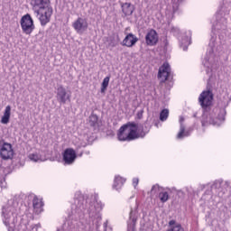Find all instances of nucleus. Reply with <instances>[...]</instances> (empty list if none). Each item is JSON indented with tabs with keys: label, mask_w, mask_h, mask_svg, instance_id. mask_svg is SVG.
Masks as SVG:
<instances>
[{
	"label": "nucleus",
	"mask_w": 231,
	"mask_h": 231,
	"mask_svg": "<svg viewBox=\"0 0 231 231\" xmlns=\"http://www.w3.org/2000/svg\"><path fill=\"white\" fill-rule=\"evenodd\" d=\"M135 208H138V204H135Z\"/></svg>",
	"instance_id": "45"
},
{
	"label": "nucleus",
	"mask_w": 231,
	"mask_h": 231,
	"mask_svg": "<svg viewBox=\"0 0 231 231\" xmlns=\"http://www.w3.org/2000/svg\"><path fill=\"white\" fill-rule=\"evenodd\" d=\"M137 42H138V37H136V35L130 32L125 37V39L121 42V45L126 46V48H133V46H134Z\"/></svg>",
	"instance_id": "15"
},
{
	"label": "nucleus",
	"mask_w": 231,
	"mask_h": 231,
	"mask_svg": "<svg viewBox=\"0 0 231 231\" xmlns=\"http://www.w3.org/2000/svg\"><path fill=\"white\" fill-rule=\"evenodd\" d=\"M171 32V33H180V28L172 27Z\"/></svg>",
	"instance_id": "35"
},
{
	"label": "nucleus",
	"mask_w": 231,
	"mask_h": 231,
	"mask_svg": "<svg viewBox=\"0 0 231 231\" xmlns=\"http://www.w3.org/2000/svg\"><path fill=\"white\" fill-rule=\"evenodd\" d=\"M57 231H73V226L68 228V226H66V224H63L61 228H58Z\"/></svg>",
	"instance_id": "29"
},
{
	"label": "nucleus",
	"mask_w": 231,
	"mask_h": 231,
	"mask_svg": "<svg viewBox=\"0 0 231 231\" xmlns=\"http://www.w3.org/2000/svg\"><path fill=\"white\" fill-rule=\"evenodd\" d=\"M137 118L138 120H142V118H143V109L137 112Z\"/></svg>",
	"instance_id": "33"
},
{
	"label": "nucleus",
	"mask_w": 231,
	"mask_h": 231,
	"mask_svg": "<svg viewBox=\"0 0 231 231\" xmlns=\"http://www.w3.org/2000/svg\"><path fill=\"white\" fill-rule=\"evenodd\" d=\"M20 24L23 33H25V35H32L33 30H35V23H33V18H32L30 14H26L22 16Z\"/></svg>",
	"instance_id": "5"
},
{
	"label": "nucleus",
	"mask_w": 231,
	"mask_h": 231,
	"mask_svg": "<svg viewBox=\"0 0 231 231\" xmlns=\"http://www.w3.org/2000/svg\"><path fill=\"white\" fill-rule=\"evenodd\" d=\"M162 190H165V188L161 187L159 184H155L152 187L150 193L152 196H154L155 194H158V192H162Z\"/></svg>",
	"instance_id": "26"
},
{
	"label": "nucleus",
	"mask_w": 231,
	"mask_h": 231,
	"mask_svg": "<svg viewBox=\"0 0 231 231\" xmlns=\"http://www.w3.org/2000/svg\"><path fill=\"white\" fill-rule=\"evenodd\" d=\"M180 48H182L183 51H187L189 50V46L184 45L183 43L180 44Z\"/></svg>",
	"instance_id": "36"
},
{
	"label": "nucleus",
	"mask_w": 231,
	"mask_h": 231,
	"mask_svg": "<svg viewBox=\"0 0 231 231\" xmlns=\"http://www.w3.org/2000/svg\"><path fill=\"white\" fill-rule=\"evenodd\" d=\"M32 207H33L34 214L39 216V214H42V212L44 210L42 208L44 207V202H42V200L39 199V198H37V196H34V198L32 199Z\"/></svg>",
	"instance_id": "18"
},
{
	"label": "nucleus",
	"mask_w": 231,
	"mask_h": 231,
	"mask_svg": "<svg viewBox=\"0 0 231 231\" xmlns=\"http://www.w3.org/2000/svg\"><path fill=\"white\" fill-rule=\"evenodd\" d=\"M77 160V152L73 148H67L63 152V162L66 165H71Z\"/></svg>",
	"instance_id": "12"
},
{
	"label": "nucleus",
	"mask_w": 231,
	"mask_h": 231,
	"mask_svg": "<svg viewBox=\"0 0 231 231\" xmlns=\"http://www.w3.org/2000/svg\"><path fill=\"white\" fill-rule=\"evenodd\" d=\"M88 20L82 17H78V19L72 23V27L77 33H84V32L88 30Z\"/></svg>",
	"instance_id": "11"
},
{
	"label": "nucleus",
	"mask_w": 231,
	"mask_h": 231,
	"mask_svg": "<svg viewBox=\"0 0 231 231\" xmlns=\"http://www.w3.org/2000/svg\"><path fill=\"white\" fill-rule=\"evenodd\" d=\"M88 124L90 127H94V129H97V127H100V125L98 124V116L92 113L88 117Z\"/></svg>",
	"instance_id": "22"
},
{
	"label": "nucleus",
	"mask_w": 231,
	"mask_h": 231,
	"mask_svg": "<svg viewBox=\"0 0 231 231\" xmlns=\"http://www.w3.org/2000/svg\"><path fill=\"white\" fill-rule=\"evenodd\" d=\"M169 225H170V226H172L176 225V220H171L169 222Z\"/></svg>",
	"instance_id": "38"
},
{
	"label": "nucleus",
	"mask_w": 231,
	"mask_h": 231,
	"mask_svg": "<svg viewBox=\"0 0 231 231\" xmlns=\"http://www.w3.org/2000/svg\"><path fill=\"white\" fill-rule=\"evenodd\" d=\"M171 229L174 231H185V229L181 227V224H176L175 226H171Z\"/></svg>",
	"instance_id": "30"
},
{
	"label": "nucleus",
	"mask_w": 231,
	"mask_h": 231,
	"mask_svg": "<svg viewBox=\"0 0 231 231\" xmlns=\"http://www.w3.org/2000/svg\"><path fill=\"white\" fill-rule=\"evenodd\" d=\"M1 172H2V170L0 168V181H3V174Z\"/></svg>",
	"instance_id": "39"
},
{
	"label": "nucleus",
	"mask_w": 231,
	"mask_h": 231,
	"mask_svg": "<svg viewBox=\"0 0 231 231\" xmlns=\"http://www.w3.org/2000/svg\"><path fill=\"white\" fill-rule=\"evenodd\" d=\"M158 32L156 30H150L145 35V42L147 46H156L158 44Z\"/></svg>",
	"instance_id": "13"
},
{
	"label": "nucleus",
	"mask_w": 231,
	"mask_h": 231,
	"mask_svg": "<svg viewBox=\"0 0 231 231\" xmlns=\"http://www.w3.org/2000/svg\"><path fill=\"white\" fill-rule=\"evenodd\" d=\"M183 0H178V3H181Z\"/></svg>",
	"instance_id": "44"
},
{
	"label": "nucleus",
	"mask_w": 231,
	"mask_h": 231,
	"mask_svg": "<svg viewBox=\"0 0 231 231\" xmlns=\"http://www.w3.org/2000/svg\"><path fill=\"white\" fill-rule=\"evenodd\" d=\"M56 100L59 104H66V102H71V92L68 91L64 86L60 85L56 88Z\"/></svg>",
	"instance_id": "6"
},
{
	"label": "nucleus",
	"mask_w": 231,
	"mask_h": 231,
	"mask_svg": "<svg viewBox=\"0 0 231 231\" xmlns=\"http://www.w3.org/2000/svg\"><path fill=\"white\" fill-rule=\"evenodd\" d=\"M169 118V109L164 108L160 113V120L161 122H165Z\"/></svg>",
	"instance_id": "27"
},
{
	"label": "nucleus",
	"mask_w": 231,
	"mask_h": 231,
	"mask_svg": "<svg viewBox=\"0 0 231 231\" xmlns=\"http://www.w3.org/2000/svg\"><path fill=\"white\" fill-rule=\"evenodd\" d=\"M11 115H12V106L8 105L7 106H5L4 116L1 118V124H4V125L9 124Z\"/></svg>",
	"instance_id": "20"
},
{
	"label": "nucleus",
	"mask_w": 231,
	"mask_h": 231,
	"mask_svg": "<svg viewBox=\"0 0 231 231\" xmlns=\"http://www.w3.org/2000/svg\"><path fill=\"white\" fill-rule=\"evenodd\" d=\"M138 183H139L138 178H134L133 179V185H134V189H136V187L138 186Z\"/></svg>",
	"instance_id": "34"
},
{
	"label": "nucleus",
	"mask_w": 231,
	"mask_h": 231,
	"mask_svg": "<svg viewBox=\"0 0 231 231\" xmlns=\"http://www.w3.org/2000/svg\"><path fill=\"white\" fill-rule=\"evenodd\" d=\"M192 131H194L192 127L188 128L186 131L184 130L183 138L184 136H190V133H192Z\"/></svg>",
	"instance_id": "31"
},
{
	"label": "nucleus",
	"mask_w": 231,
	"mask_h": 231,
	"mask_svg": "<svg viewBox=\"0 0 231 231\" xmlns=\"http://www.w3.org/2000/svg\"><path fill=\"white\" fill-rule=\"evenodd\" d=\"M125 183V179L116 176L114 180L113 189H116V190H120L122 187H124V184Z\"/></svg>",
	"instance_id": "21"
},
{
	"label": "nucleus",
	"mask_w": 231,
	"mask_h": 231,
	"mask_svg": "<svg viewBox=\"0 0 231 231\" xmlns=\"http://www.w3.org/2000/svg\"><path fill=\"white\" fill-rule=\"evenodd\" d=\"M14 208L12 206L4 207L2 209V216L4 217L3 222L7 226L8 231H26L28 230V226L24 223L23 218H20V222L17 223V213H14Z\"/></svg>",
	"instance_id": "4"
},
{
	"label": "nucleus",
	"mask_w": 231,
	"mask_h": 231,
	"mask_svg": "<svg viewBox=\"0 0 231 231\" xmlns=\"http://www.w3.org/2000/svg\"><path fill=\"white\" fill-rule=\"evenodd\" d=\"M150 129L151 126H149L148 120L145 121L144 127L134 122H128L119 128L117 138L119 142H133V140H137V138H144Z\"/></svg>",
	"instance_id": "3"
},
{
	"label": "nucleus",
	"mask_w": 231,
	"mask_h": 231,
	"mask_svg": "<svg viewBox=\"0 0 231 231\" xmlns=\"http://www.w3.org/2000/svg\"><path fill=\"white\" fill-rule=\"evenodd\" d=\"M86 208L90 223L95 225L96 228H98V226H100V222L102 221V214H100L103 208L102 203L94 201L89 204H86V200L82 195L75 198L74 205L72 206V214L77 215L76 219H80L82 216H84Z\"/></svg>",
	"instance_id": "2"
},
{
	"label": "nucleus",
	"mask_w": 231,
	"mask_h": 231,
	"mask_svg": "<svg viewBox=\"0 0 231 231\" xmlns=\"http://www.w3.org/2000/svg\"><path fill=\"white\" fill-rule=\"evenodd\" d=\"M29 158L32 162H41V155L38 153H32L29 155Z\"/></svg>",
	"instance_id": "28"
},
{
	"label": "nucleus",
	"mask_w": 231,
	"mask_h": 231,
	"mask_svg": "<svg viewBox=\"0 0 231 231\" xmlns=\"http://www.w3.org/2000/svg\"><path fill=\"white\" fill-rule=\"evenodd\" d=\"M35 14H37L38 15L41 26H46V24H48V23L51 21V15H53V9L35 11Z\"/></svg>",
	"instance_id": "9"
},
{
	"label": "nucleus",
	"mask_w": 231,
	"mask_h": 231,
	"mask_svg": "<svg viewBox=\"0 0 231 231\" xmlns=\"http://www.w3.org/2000/svg\"><path fill=\"white\" fill-rule=\"evenodd\" d=\"M170 199L171 196L169 195V192L163 190L159 192V199L161 203H167Z\"/></svg>",
	"instance_id": "24"
},
{
	"label": "nucleus",
	"mask_w": 231,
	"mask_h": 231,
	"mask_svg": "<svg viewBox=\"0 0 231 231\" xmlns=\"http://www.w3.org/2000/svg\"><path fill=\"white\" fill-rule=\"evenodd\" d=\"M214 30H217L218 33L226 35V18L222 17L220 21H217V24L214 26Z\"/></svg>",
	"instance_id": "19"
},
{
	"label": "nucleus",
	"mask_w": 231,
	"mask_h": 231,
	"mask_svg": "<svg viewBox=\"0 0 231 231\" xmlns=\"http://www.w3.org/2000/svg\"><path fill=\"white\" fill-rule=\"evenodd\" d=\"M136 221H138V217L136 216V210H133V208L130 211V217L129 220L127 221V228L128 231H134V228L136 227Z\"/></svg>",
	"instance_id": "16"
},
{
	"label": "nucleus",
	"mask_w": 231,
	"mask_h": 231,
	"mask_svg": "<svg viewBox=\"0 0 231 231\" xmlns=\"http://www.w3.org/2000/svg\"><path fill=\"white\" fill-rule=\"evenodd\" d=\"M111 77L106 76L104 79L103 82L101 84V93H106V90L107 89L108 86H109V80H110Z\"/></svg>",
	"instance_id": "25"
},
{
	"label": "nucleus",
	"mask_w": 231,
	"mask_h": 231,
	"mask_svg": "<svg viewBox=\"0 0 231 231\" xmlns=\"http://www.w3.org/2000/svg\"><path fill=\"white\" fill-rule=\"evenodd\" d=\"M121 5V10L124 14L125 17H129L133 15L134 12V5L131 3H120Z\"/></svg>",
	"instance_id": "17"
},
{
	"label": "nucleus",
	"mask_w": 231,
	"mask_h": 231,
	"mask_svg": "<svg viewBox=\"0 0 231 231\" xmlns=\"http://www.w3.org/2000/svg\"><path fill=\"white\" fill-rule=\"evenodd\" d=\"M39 228H41V224H36L34 226H32V230L37 231Z\"/></svg>",
	"instance_id": "37"
},
{
	"label": "nucleus",
	"mask_w": 231,
	"mask_h": 231,
	"mask_svg": "<svg viewBox=\"0 0 231 231\" xmlns=\"http://www.w3.org/2000/svg\"><path fill=\"white\" fill-rule=\"evenodd\" d=\"M204 66H207V68H208V64H207V63H204Z\"/></svg>",
	"instance_id": "43"
},
{
	"label": "nucleus",
	"mask_w": 231,
	"mask_h": 231,
	"mask_svg": "<svg viewBox=\"0 0 231 231\" xmlns=\"http://www.w3.org/2000/svg\"><path fill=\"white\" fill-rule=\"evenodd\" d=\"M228 187H230V181L226 180L223 185V180L219 179V180H215L213 182V184L211 185V192H212V190H216V194H217V196L219 198H223V196H225V193L226 192V189H228Z\"/></svg>",
	"instance_id": "8"
},
{
	"label": "nucleus",
	"mask_w": 231,
	"mask_h": 231,
	"mask_svg": "<svg viewBox=\"0 0 231 231\" xmlns=\"http://www.w3.org/2000/svg\"><path fill=\"white\" fill-rule=\"evenodd\" d=\"M214 100V93L210 88L204 90L199 97V103L201 106L205 113L202 116L201 124L202 126L205 125H220L221 123L225 122V115H226V110L225 108L215 107L212 112L208 113L212 106V101Z\"/></svg>",
	"instance_id": "1"
},
{
	"label": "nucleus",
	"mask_w": 231,
	"mask_h": 231,
	"mask_svg": "<svg viewBox=\"0 0 231 231\" xmlns=\"http://www.w3.org/2000/svg\"><path fill=\"white\" fill-rule=\"evenodd\" d=\"M179 122H180V132L177 134V138L179 140H181L183 138V133H185V125L183 124V122H185V117L180 116Z\"/></svg>",
	"instance_id": "23"
},
{
	"label": "nucleus",
	"mask_w": 231,
	"mask_h": 231,
	"mask_svg": "<svg viewBox=\"0 0 231 231\" xmlns=\"http://www.w3.org/2000/svg\"><path fill=\"white\" fill-rule=\"evenodd\" d=\"M32 231H35V229H33V227L32 228Z\"/></svg>",
	"instance_id": "46"
},
{
	"label": "nucleus",
	"mask_w": 231,
	"mask_h": 231,
	"mask_svg": "<svg viewBox=\"0 0 231 231\" xmlns=\"http://www.w3.org/2000/svg\"><path fill=\"white\" fill-rule=\"evenodd\" d=\"M31 5L36 11L53 10L50 0H31Z\"/></svg>",
	"instance_id": "10"
},
{
	"label": "nucleus",
	"mask_w": 231,
	"mask_h": 231,
	"mask_svg": "<svg viewBox=\"0 0 231 231\" xmlns=\"http://www.w3.org/2000/svg\"><path fill=\"white\" fill-rule=\"evenodd\" d=\"M104 226H105V228H106V226H107V222L104 223Z\"/></svg>",
	"instance_id": "42"
},
{
	"label": "nucleus",
	"mask_w": 231,
	"mask_h": 231,
	"mask_svg": "<svg viewBox=\"0 0 231 231\" xmlns=\"http://www.w3.org/2000/svg\"><path fill=\"white\" fill-rule=\"evenodd\" d=\"M0 158H2V160H12V158H14L12 143H5L3 139L0 141Z\"/></svg>",
	"instance_id": "7"
},
{
	"label": "nucleus",
	"mask_w": 231,
	"mask_h": 231,
	"mask_svg": "<svg viewBox=\"0 0 231 231\" xmlns=\"http://www.w3.org/2000/svg\"><path fill=\"white\" fill-rule=\"evenodd\" d=\"M155 125L158 126V124L156 123Z\"/></svg>",
	"instance_id": "47"
},
{
	"label": "nucleus",
	"mask_w": 231,
	"mask_h": 231,
	"mask_svg": "<svg viewBox=\"0 0 231 231\" xmlns=\"http://www.w3.org/2000/svg\"><path fill=\"white\" fill-rule=\"evenodd\" d=\"M167 231H175V230L172 229V227H171L170 229H167Z\"/></svg>",
	"instance_id": "41"
},
{
	"label": "nucleus",
	"mask_w": 231,
	"mask_h": 231,
	"mask_svg": "<svg viewBox=\"0 0 231 231\" xmlns=\"http://www.w3.org/2000/svg\"><path fill=\"white\" fill-rule=\"evenodd\" d=\"M171 78V65L164 63L159 68L158 79H162V82L169 80Z\"/></svg>",
	"instance_id": "14"
},
{
	"label": "nucleus",
	"mask_w": 231,
	"mask_h": 231,
	"mask_svg": "<svg viewBox=\"0 0 231 231\" xmlns=\"http://www.w3.org/2000/svg\"><path fill=\"white\" fill-rule=\"evenodd\" d=\"M165 46L169 44V42L167 40H164Z\"/></svg>",
	"instance_id": "40"
},
{
	"label": "nucleus",
	"mask_w": 231,
	"mask_h": 231,
	"mask_svg": "<svg viewBox=\"0 0 231 231\" xmlns=\"http://www.w3.org/2000/svg\"><path fill=\"white\" fill-rule=\"evenodd\" d=\"M64 225H66L67 228H71V226H73V229L75 228V224H73V221L71 220H68Z\"/></svg>",
	"instance_id": "32"
}]
</instances>
